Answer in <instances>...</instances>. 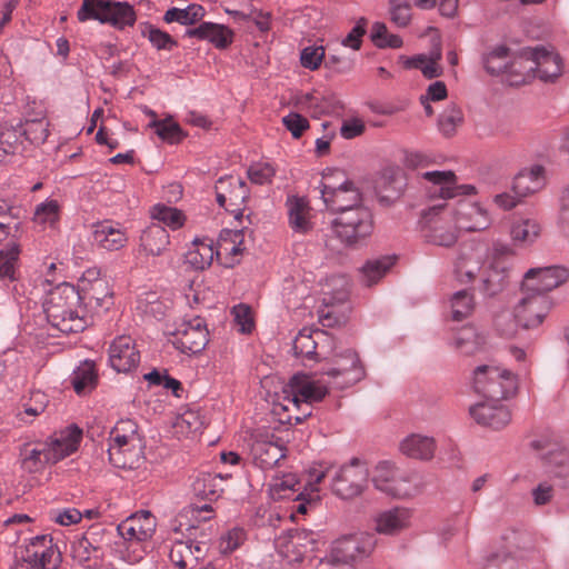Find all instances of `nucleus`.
<instances>
[{
  "label": "nucleus",
  "instance_id": "ea45409f",
  "mask_svg": "<svg viewBox=\"0 0 569 569\" xmlns=\"http://www.w3.org/2000/svg\"><path fill=\"white\" fill-rule=\"evenodd\" d=\"M213 260V248L199 239H194L192 248L184 254V262L196 270H203L211 264Z\"/></svg>",
  "mask_w": 569,
  "mask_h": 569
},
{
  "label": "nucleus",
  "instance_id": "f257e3e1",
  "mask_svg": "<svg viewBox=\"0 0 569 569\" xmlns=\"http://www.w3.org/2000/svg\"><path fill=\"white\" fill-rule=\"evenodd\" d=\"M79 308V291L69 283L56 287L43 302V311L49 323L62 333H77L87 328L86 315L80 313Z\"/></svg>",
  "mask_w": 569,
  "mask_h": 569
},
{
  "label": "nucleus",
  "instance_id": "3c124183",
  "mask_svg": "<svg viewBox=\"0 0 569 569\" xmlns=\"http://www.w3.org/2000/svg\"><path fill=\"white\" fill-rule=\"evenodd\" d=\"M172 427L177 435L188 437L189 435L196 433L202 429L203 419L198 411L186 410L176 418Z\"/></svg>",
  "mask_w": 569,
  "mask_h": 569
},
{
  "label": "nucleus",
  "instance_id": "7ed1b4c3",
  "mask_svg": "<svg viewBox=\"0 0 569 569\" xmlns=\"http://www.w3.org/2000/svg\"><path fill=\"white\" fill-rule=\"evenodd\" d=\"M77 17L82 22L93 19L119 29L136 22V12L131 4L110 0H83Z\"/></svg>",
  "mask_w": 569,
  "mask_h": 569
},
{
  "label": "nucleus",
  "instance_id": "8fccbe9b",
  "mask_svg": "<svg viewBox=\"0 0 569 569\" xmlns=\"http://www.w3.org/2000/svg\"><path fill=\"white\" fill-rule=\"evenodd\" d=\"M540 226L536 220L522 219L512 224L511 238L521 244L532 243L540 234Z\"/></svg>",
  "mask_w": 569,
  "mask_h": 569
},
{
  "label": "nucleus",
  "instance_id": "f704fd0d",
  "mask_svg": "<svg viewBox=\"0 0 569 569\" xmlns=\"http://www.w3.org/2000/svg\"><path fill=\"white\" fill-rule=\"evenodd\" d=\"M109 461L117 468L136 469L143 461L141 442L121 446L116 450H108Z\"/></svg>",
  "mask_w": 569,
  "mask_h": 569
},
{
  "label": "nucleus",
  "instance_id": "f8f14e48",
  "mask_svg": "<svg viewBox=\"0 0 569 569\" xmlns=\"http://www.w3.org/2000/svg\"><path fill=\"white\" fill-rule=\"evenodd\" d=\"M569 278L567 269L559 266L532 268L523 277L521 291L530 295H547Z\"/></svg>",
  "mask_w": 569,
  "mask_h": 569
},
{
  "label": "nucleus",
  "instance_id": "774afa93",
  "mask_svg": "<svg viewBox=\"0 0 569 569\" xmlns=\"http://www.w3.org/2000/svg\"><path fill=\"white\" fill-rule=\"evenodd\" d=\"M59 218V204L56 200H49L37 206L33 220L41 224H53Z\"/></svg>",
  "mask_w": 569,
  "mask_h": 569
},
{
  "label": "nucleus",
  "instance_id": "f03ea898",
  "mask_svg": "<svg viewBox=\"0 0 569 569\" xmlns=\"http://www.w3.org/2000/svg\"><path fill=\"white\" fill-rule=\"evenodd\" d=\"M473 389L491 401H501L516 395L517 377L496 366H479L473 371Z\"/></svg>",
  "mask_w": 569,
  "mask_h": 569
},
{
  "label": "nucleus",
  "instance_id": "5701e85b",
  "mask_svg": "<svg viewBox=\"0 0 569 569\" xmlns=\"http://www.w3.org/2000/svg\"><path fill=\"white\" fill-rule=\"evenodd\" d=\"M77 290L80 295V305H84L83 308L81 307L82 312L87 308H90L91 310H97L99 308L107 310L109 308L112 293L109 290L107 281L102 279H96L92 282L81 280L79 289Z\"/></svg>",
  "mask_w": 569,
  "mask_h": 569
},
{
  "label": "nucleus",
  "instance_id": "e433bc0d",
  "mask_svg": "<svg viewBox=\"0 0 569 569\" xmlns=\"http://www.w3.org/2000/svg\"><path fill=\"white\" fill-rule=\"evenodd\" d=\"M99 548L93 545L86 533L81 538L72 542L71 555L74 561L84 568H96L99 560Z\"/></svg>",
  "mask_w": 569,
  "mask_h": 569
},
{
  "label": "nucleus",
  "instance_id": "4468645a",
  "mask_svg": "<svg viewBox=\"0 0 569 569\" xmlns=\"http://www.w3.org/2000/svg\"><path fill=\"white\" fill-rule=\"evenodd\" d=\"M551 308L547 295L522 292V298L515 307V319L525 329L536 328L542 323Z\"/></svg>",
  "mask_w": 569,
  "mask_h": 569
},
{
  "label": "nucleus",
  "instance_id": "4be33fe9",
  "mask_svg": "<svg viewBox=\"0 0 569 569\" xmlns=\"http://www.w3.org/2000/svg\"><path fill=\"white\" fill-rule=\"evenodd\" d=\"M500 401L479 402L470 408V415L477 423L493 429L507 426L511 420L510 411Z\"/></svg>",
  "mask_w": 569,
  "mask_h": 569
},
{
  "label": "nucleus",
  "instance_id": "0e129e2a",
  "mask_svg": "<svg viewBox=\"0 0 569 569\" xmlns=\"http://www.w3.org/2000/svg\"><path fill=\"white\" fill-rule=\"evenodd\" d=\"M20 456L21 466L28 472H37L47 463L44 461V448L30 449L29 445H24Z\"/></svg>",
  "mask_w": 569,
  "mask_h": 569
},
{
  "label": "nucleus",
  "instance_id": "473e14b6",
  "mask_svg": "<svg viewBox=\"0 0 569 569\" xmlns=\"http://www.w3.org/2000/svg\"><path fill=\"white\" fill-rule=\"evenodd\" d=\"M399 449L409 458L430 460L435 456L436 442L431 437L413 433L400 442Z\"/></svg>",
  "mask_w": 569,
  "mask_h": 569
},
{
  "label": "nucleus",
  "instance_id": "f3484780",
  "mask_svg": "<svg viewBox=\"0 0 569 569\" xmlns=\"http://www.w3.org/2000/svg\"><path fill=\"white\" fill-rule=\"evenodd\" d=\"M81 439L82 430L76 425H70L44 445V461L53 465L70 456L78 449Z\"/></svg>",
  "mask_w": 569,
  "mask_h": 569
},
{
  "label": "nucleus",
  "instance_id": "9d476101",
  "mask_svg": "<svg viewBox=\"0 0 569 569\" xmlns=\"http://www.w3.org/2000/svg\"><path fill=\"white\" fill-rule=\"evenodd\" d=\"M214 191L218 204L234 213V218L240 220L243 216L241 206L250 194L247 183L240 178L227 176L216 182Z\"/></svg>",
  "mask_w": 569,
  "mask_h": 569
},
{
  "label": "nucleus",
  "instance_id": "a18cd8bd",
  "mask_svg": "<svg viewBox=\"0 0 569 569\" xmlns=\"http://www.w3.org/2000/svg\"><path fill=\"white\" fill-rule=\"evenodd\" d=\"M246 231V227L237 230H222L218 239L219 250L231 257L241 254L246 249L243 247Z\"/></svg>",
  "mask_w": 569,
  "mask_h": 569
},
{
  "label": "nucleus",
  "instance_id": "58836bf2",
  "mask_svg": "<svg viewBox=\"0 0 569 569\" xmlns=\"http://www.w3.org/2000/svg\"><path fill=\"white\" fill-rule=\"evenodd\" d=\"M395 256H383L368 260L360 269L362 282L370 287L377 283L395 264Z\"/></svg>",
  "mask_w": 569,
  "mask_h": 569
},
{
  "label": "nucleus",
  "instance_id": "09e8293b",
  "mask_svg": "<svg viewBox=\"0 0 569 569\" xmlns=\"http://www.w3.org/2000/svg\"><path fill=\"white\" fill-rule=\"evenodd\" d=\"M485 345V337L473 327L462 328L455 339V346L465 355H473Z\"/></svg>",
  "mask_w": 569,
  "mask_h": 569
},
{
  "label": "nucleus",
  "instance_id": "dca6fc26",
  "mask_svg": "<svg viewBox=\"0 0 569 569\" xmlns=\"http://www.w3.org/2000/svg\"><path fill=\"white\" fill-rule=\"evenodd\" d=\"M209 332L202 319L184 322L173 335L172 345L182 353H199L209 341Z\"/></svg>",
  "mask_w": 569,
  "mask_h": 569
},
{
  "label": "nucleus",
  "instance_id": "5fc2aeb1",
  "mask_svg": "<svg viewBox=\"0 0 569 569\" xmlns=\"http://www.w3.org/2000/svg\"><path fill=\"white\" fill-rule=\"evenodd\" d=\"M475 308L473 296L468 290L457 291L451 298L452 319L461 321L469 317Z\"/></svg>",
  "mask_w": 569,
  "mask_h": 569
},
{
  "label": "nucleus",
  "instance_id": "a19ab883",
  "mask_svg": "<svg viewBox=\"0 0 569 569\" xmlns=\"http://www.w3.org/2000/svg\"><path fill=\"white\" fill-rule=\"evenodd\" d=\"M426 238L433 244L451 247L458 240L457 228L451 227L448 222L437 220L429 224Z\"/></svg>",
  "mask_w": 569,
  "mask_h": 569
},
{
  "label": "nucleus",
  "instance_id": "338daca9",
  "mask_svg": "<svg viewBox=\"0 0 569 569\" xmlns=\"http://www.w3.org/2000/svg\"><path fill=\"white\" fill-rule=\"evenodd\" d=\"M59 557V552H57L52 545L42 548V550L36 549L29 556L33 562H38L41 569H57Z\"/></svg>",
  "mask_w": 569,
  "mask_h": 569
},
{
  "label": "nucleus",
  "instance_id": "49530a36",
  "mask_svg": "<svg viewBox=\"0 0 569 569\" xmlns=\"http://www.w3.org/2000/svg\"><path fill=\"white\" fill-rule=\"evenodd\" d=\"M0 249V278L14 280L16 264L20 254L19 241H6Z\"/></svg>",
  "mask_w": 569,
  "mask_h": 569
},
{
  "label": "nucleus",
  "instance_id": "423d86ee",
  "mask_svg": "<svg viewBox=\"0 0 569 569\" xmlns=\"http://www.w3.org/2000/svg\"><path fill=\"white\" fill-rule=\"evenodd\" d=\"M328 395V387L322 385L319 380H313L310 376L305 373L293 375L289 382L282 389L284 410L290 409V405L300 409L302 405L311 406L315 402H320Z\"/></svg>",
  "mask_w": 569,
  "mask_h": 569
},
{
  "label": "nucleus",
  "instance_id": "603ef678",
  "mask_svg": "<svg viewBox=\"0 0 569 569\" xmlns=\"http://www.w3.org/2000/svg\"><path fill=\"white\" fill-rule=\"evenodd\" d=\"M388 12L390 21L398 28H407L412 20L410 0H389Z\"/></svg>",
  "mask_w": 569,
  "mask_h": 569
},
{
  "label": "nucleus",
  "instance_id": "b1692460",
  "mask_svg": "<svg viewBox=\"0 0 569 569\" xmlns=\"http://www.w3.org/2000/svg\"><path fill=\"white\" fill-rule=\"evenodd\" d=\"M406 187L405 178L400 170L386 169L376 184L378 200L383 206H390L403 193Z\"/></svg>",
  "mask_w": 569,
  "mask_h": 569
},
{
  "label": "nucleus",
  "instance_id": "052dcab7",
  "mask_svg": "<svg viewBox=\"0 0 569 569\" xmlns=\"http://www.w3.org/2000/svg\"><path fill=\"white\" fill-rule=\"evenodd\" d=\"M23 234L22 213L19 218L10 216L0 217V243L6 241H19Z\"/></svg>",
  "mask_w": 569,
  "mask_h": 569
},
{
  "label": "nucleus",
  "instance_id": "2eb2a0df",
  "mask_svg": "<svg viewBox=\"0 0 569 569\" xmlns=\"http://www.w3.org/2000/svg\"><path fill=\"white\" fill-rule=\"evenodd\" d=\"M336 365V367L323 372L325 375L333 378V385L336 388H348L362 380L366 376L365 368L361 365L358 353L351 349L339 355Z\"/></svg>",
  "mask_w": 569,
  "mask_h": 569
},
{
  "label": "nucleus",
  "instance_id": "1a4fd4ad",
  "mask_svg": "<svg viewBox=\"0 0 569 569\" xmlns=\"http://www.w3.org/2000/svg\"><path fill=\"white\" fill-rule=\"evenodd\" d=\"M377 540L373 535L359 533L345 536L337 539L328 556L329 561L353 562L371 555L376 548Z\"/></svg>",
  "mask_w": 569,
  "mask_h": 569
},
{
  "label": "nucleus",
  "instance_id": "412c9836",
  "mask_svg": "<svg viewBox=\"0 0 569 569\" xmlns=\"http://www.w3.org/2000/svg\"><path fill=\"white\" fill-rule=\"evenodd\" d=\"M423 179L432 183V196H438L442 199H451L458 194H472L475 187L471 184L457 186L456 174L448 171H428L422 174Z\"/></svg>",
  "mask_w": 569,
  "mask_h": 569
},
{
  "label": "nucleus",
  "instance_id": "393cba45",
  "mask_svg": "<svg viewBox=\"0 0 569 569\" xmlns=\"http://www.w3.org/2000/svg\"><path fill=\"white\" fill-rule=\"evenodd\" d=\"M535 66L531 49H525L519 53H515L505 73L506 81L510 86L528 83L536 78Z\"/></svg>",
  "mask_w": 569,
  "mask_h": 569
},
{
  "label": "nucleus",
  "instance_id": "de8ad7c7",
  "mask_svg": "<svg viewBox=\"0 0 569 569\" xmlns=\"http://www.w3.org/2000/svg\"><path fill=\"white\" fill-rule=\"evenodd\" d=\"M97 379L93 362L86 361L73 371L71 383L78 395H84L96 387Z\"/></svg>",
  "mask_w": 569,
  "mask_h": 569
},
{
  "label": "nucleus",
  "instance_id": "9b49d317",
  "mask_svg": "<svg viewBox=\"0 0 569 569\" xmlns=\"http://www.w3.org/2000/svg\"><path fill=\"white\" fill-rule=\"evenodd\" d=\"M320 192L327 208L338 216L353 208L363 207L362 193L352 181H345L338 187L322 182Z\"/></svg>",
  "mask_w": 569,
  "mask_h": 569
},
{
  "label": "nucleus",
  "instance_id": "c9c22d12",
  "mask_svg": "<svg viewBox=\"0 0 569 569\" xmlns=\"http://www.w3.org/2000/svg\"><path fill=\"white\" fill-rule=\"evenodd\" d=\"M289 223L296 232L306 233L311 229L309 221V206L305 198L289 197L287 200Z\"/></svg>",
  "mask_w": 569,
  "mask_h": 569
},
{
  "label": "nucleus",
  "instance_id": "6e6d98bb",
  "mask_svg": "<svg viewBox=\"0 0 569 569\" xmlns=\"http://www.w3.org/2000/svg\"><path fill=\"white\" fill-rule=\"evenodd\" d=\"M149 127L156 129V133L169 143H178L184 138L180 126L171 119L153 120Z\"/></svg>",
  "mask_w": 569,
  "mask_h": 569
},
{
  "label": "nucleus",
  "instance_id": "6ab92c4d",
  "mask_svg": "<svg viewBox=\"0 0 569 569\" xmlns=\"http://www.w3.org/2000/svg\"><path fill=\"white\" fill-rule=\"evenodd\" d=\"M109 362L117 372H129L140 362V353L129 336L116 338L109 348Z\"/></svg>",
  "mask_w": 569,
  "mask_h": 569
},
{
  "label": "nucleus",
  "instance_id": "13d9d810",
  "mask_svg": "<svg viewBox=\"0 0 569 569\" xmlns=\"http://www.w3.org/2000/svg\"><path fill=\"white\" fill-rule=\"evenodd\" d=\"M141 33L158 50H171L177 46V41L168 32H164L152 24H143Z\"/></svg>",
  "mask_w": 569,
  "mask_h": 569
},
{
  "label": "nucleus",
  "instance_id": "bf43d9fd",
  "mask_svg": "<svg viewBox=\"0 0 569 569\" xmlns=\"http://www.w3.org/2000/svg\"><path fill=\"white\" fill-rule=\"evenodd\" d=\"M151 217L172 229L182 227L184 222V217L180 210L164 204L154 206L151 210Z\"/></svg>",
  "mask_w": 569,
  "mask_h": 569
},
{
  "label": "nucleus",
  "instance_id": "e2e57ef3",
  "mask_svg": "<svg viewBox=\"0 0 569 569\" xmlns=\"http://www.w3.org/2000/svg\"><path fill=\"white\" fill-rule=\"evenodd\" d=\"M194 551L192 549V542L176 541L170 549V560L179 569H186L191 562Z\"/></svg>",
  "mask_w": 569,
  "mask_h": 569
},
{
  "label": "nucleus",
  "instance_id": "aec40b11",
  "mask_svg": "<svg viewBox=\"0 0 569 569\" xmlns=\"http://www.w3.org/2000/svg\"><path fill=\"white\" fill-rule=\"evenodd\" d=\"M156 530V519L150 511H140L118 525V533L128 541H146Z\"/></svg>",
  "mask_w": 569,
  "mask_h": 569
},
{
  "label": "nucleus",
  "instance_id": "4c0bfd02",
  "mask_svg": "<svg viewBox=\"0 0 569 569\" xmlns=\"http://www.w3.org/2000/svg\"><path fill=\"white\" fill-rule=\"evenodd\" d=\"M513 52L506 46H497L482 56L485 70L491 76L505 74Z\"/></svg>",
  "mask_w": 569,
  "mask_h": 569
},
{
  "label": "nucleus",
  "instance_id": "680f3d73",
  "mask_svg": "<svg viewBox=\"0 0 569 569\" xmlns=\"http://www.w3.org/2000/svg\"><path fill=\"white\" fill-rule=\"evenodd\" d=\"M440 59L441 49L438 46L437 51L430 59H427L425 56H417L411 59L410 63L412 67L420 69L427 79H433L438 78L442 72L441 68L437 63Z\"/></svg>",
  "mask_w": 569,
  "mask_h": 569
},
{
  "label": "nucleus",
  "instance_id": "4d7b16f0",
  "mask_svg": "<svg viewBox=\"0 0 569 569\" xmlns=\"http://www.w3.org/2000/svg\"><path fill=\"white\" fill-rule=\"evenodd\" d=\"M21 133L31 143L41 144L48 137V122L44 118L27 119L22 124Z\"/></svg>",
  "mask_w": 569,
  "mask_h": 569
},
{
  "label": "nucleus",
  "instance_id": "bb28decb",
  "mask_svg": "<svg viewBox=\"0 0 569 569\" xmlns=\"http://www.w3.org/2000/svg\"><path fill=\"white\" fill-rule=\"evenodd\" d=\"M170 244L169 233L160 223H151L140 236L139 250L147 257L162 256Z\"/></svg>",
  "mask_w": 569,
  "mask_h": 569
},
{
  "label": "nucleus",
  "instance_id": "2f4dec72",
  "mask_svg": "<svg viewBox=\"0 0 569 569\" xmlns=\"http://www.w3.org/2000/svg\"><path fill=\"white\" fill-rule=\"evenodd\" d=\"M93 240L102 249L119 250L128 242L126 232L110 221H102L94 226Z\"/></svg>",
  "mask_w": 569,
  "mask_h": 569
},
{
  "label": "nucleus",
  "instance_id": "79ce46f5",
  "mask_svg": "<svg viewBox=\"0 0 569 569\" xmlns=\"http://www.w3.org/2000/svg\"><path fill=\"white\" fill-rule=\"evenodd\" d=\"M221 477L211 473H201L192 482V491L194 496L214 500L220 496L222 489L220 488Z\"/></svg>",
  "mask_w": 569,
  "mask_h": 569
},
{
  "label": "nucleus",
  "instance_id": "0eeeda50",
  "mask_svg": "<svg viewBox=\"0 0 569 569\" xmlns=\"http://www.w3.org/2000/svg\"><path fill=\"white\" fill-rule=\"evenodd\" d=\"M489 247L483 242H469L460 248L455 271L460 282L476 280L489 263Z\"/></svg>",
  "mask_w": 569,
  "mask_h": 569
},
{
  "label": "nucleus",
  "instance_id": "a878e982",
  "mask_svg": "<svg viewBox=\"0 0 569 569\" xmlns=\"http://www.w3.org/2000/svg\"><path fill=\"white\" fill-rule=\"evenodd\" d=\"M455 227L466 231H479L487 228L488 220L485 212L476 203L467 200L458 202L455 209Z\"/></svg>",
  "mask_w": 569,
  "mask_h": 569
},
{
  "label": "nucleus",
  "instance_id": "7c9ffc66",
  "mask_svg": "<svg viewBox=\"0 0 569 569\" xmlns=\"http://www.w3.org/2000/svg\"><path fill=\"white\" fill-rule=\"evenodd\" d=\"M301 108L309 110L312 116L332 113L342 108L340 100L335 93H321L313 91L305 93L298 99Z\"/></svg>",
  "mask_w": 569,
  "mask_h": 569
},
{
  "label": "nucleus",
  "instance_id": "a211bd4d",
  "mask_svg": "<svg viewBox=\"0 0 569 569\" xmlns=\"http://www.w3.org/2000/svg\"><path fill=\"white\" fill-rule=\"evenodd\" d=\"M332 338L328 332L320 329L302 328L293 340L296 356L317 360L322 350L330 347Z\"/></svg>",
  "mask_w": 569,
  "mask_h": 569
},
{
  "label": "nucleus",
  "instance_id": "72a5a7b5",
  "mask_svg": "<svg viewBox=\"0 0 569 569\" xmlns=\"http://www.w3.org/2000/svg\"><path fill=\"white\" fill-rule=\"evenodd\" d=\"M545 184L543 168L535 166L529 170L520 171L513 179L512 193L518 198H525L539 191Z\"/></svg>",
  "mask_w": 569,
  "mask_h": 569
},
{
  "label": "nucleus",
  "instance_id": "20e7f679",
  "mask_svg": "<svg viewBox=\"0 0 569 569\" xmlns=\"http://www.w3.org/2000/svg\"><path fill=\"white\" fill-rule=\"evenodd\" d=\"M373 216L366 206L345 211L332 221L337 237L348 247H356L371 236Z\"/></svg>",
  "mask_w": 569,
  "mask_h": 569
},
{
  "label": "nucleus",
  "instance_id": "cd10ccee",
  "mask_svg": "<svg viewBox=\"0 0 569 569\" xmlns=\"http://www.w3.org/2000/svg\"><path fill=\"white\" fill-rule=\"evenodd\" d=\"M186 37L208 40L216 48L226 49L233 41V31L223 24L202 22L197 28L188 29Z\"/></svg>",
  "mask_w": 569,
  "mask_h": 569
},
{
  "label": "nucleus",
  "instance_id": "864d4df0",
  "mask_svg": "<svg viewBox=\"0 0 569 569\" xmlns=\"http://www.w3.org/2000/svg\"><path fill=\"white\" fill-rule=\"evenodd\" d=\"M462 122V110L456 103H450L440 114L438 127L446 137H451Z\"/></svg>",
  "mask_w": 569,
  "mask_h": 569
},
{
  "label": "nucleus",
  "instance_id": "c756f323",
  "mask_svg": "<svg viewBox=\"0 0 569 569\" xmlns=\"http://www.w3.org/2000/svg\"><path fill=\"white\" fill-rule=\"evenodd\" d=\"M411 511L396 507L380 512L376 517V530L382 535H397L410 525Z\"/></svg>",
  "mask_w": 569,
  "mask_h": 569
},
{
  "label": "nucleus",
  "instance_id": "69168bd1",
  "mask_svg": "<svg viewBox=\"0 0 569 569\" xmlns=\"http://www.w3.org/2000/svg\"><path fill=\"white\" fill-rule=\"evenodd\" d=\"M481 569H518V561L509 552L501 550L488 555Z\"/></svg>",
  "mask_w": 569,
  "mask_h": 569
},
{
  "label": "nucleus",
  "instance_id": "c85d7f7f",
  "mask_svg": "<svg viewBox=\"0 0 569 569\" xmlns=\"http://www.w3.org/2000/svg\"><path fill=\"white\" fill-rule=\"evenodd\" d=\"M532 60L535 61V74L540 80L553 81L562 72V60L556 52L548 51L545 48L531 49Z\"/></svg>",
  "mask_w": 569,
  "mask_h": 569
},
{
  "label": "nucleus",
  "instance_id": "ddd939ff",
  "mask_svg": "<svg viewBox=\"0 0 569 569\" xmlns=\"http://www.w3.org/2000/svg\"><path fill=\"white\" fill-rule=\"evenodd\" d=\"M253 463L263 469H272L286 457V447L273 433L258 432L250 445Z\"/></svg>",
  "mask_w": 569,
  "mask_h": 569
},
{
  "label": "nucleus",
  "instance_id": "37998d69",
  "mask_svg": "<svg viewBox=\"0 0 569 569\" xmlns=\"http://www.w3.org/2000/svg\"><path fill=\"white\" fill-rule=\"evenodd\" d=\"M506 277L505 270L498 269L492 262H489L478 277L481 281V291L489 297L497 295L503 289Z\"/></svg>",
  "mask_w": 569,
  "mask_h": 569
},
{
  "label": "nucleus",
  "instance_id": "c03bdc74",
  "mask_svg": "<svg viewBox=\"0 0 569 569\" xmlns=\"http://www.w3.org/2000/svg\"><path fill=\"white\" fill-rule=\"evenodd\" d=\"M203 17V7L192 3L184 9L176 7L168 9L163 16V20L167 23L178 22L180 24L190 26L199 22Z\"/></svg>",
  "mask_w": 569,
  "mask_h": 569
},
{
  "label": "nucleus",
  "instance_id": "6e6552de",
  "mask_svg": "<svg viewBox=\"0 0 569 569\" xmlns=\"http://www.w3.org/2000/svg\"><path fill=\"white\" fill-rule=\"evenodd\" d=\"M367 481V467L358 458H352L349 465L335 471L331 487L335 495L351 499L362 492Z\"/></svg>",
  "mask_w": 569,
  "mask_h": 569
},
{
  "label": "nucleus",
  "instance_id": "39448f33",
  "mask_svg": "<svg viewBox=\"0 0 569 569\" xmlns=\"http://www.w3.org/2000/svg\"><path fill=\"white\" fill-rule=\"evenodd\" d=\"M375 487L398 498L412 497L420 491L421 478L416 472L399 473L388 461L379 462L372 478Z\"/></svg>",
  "mask_w": 569,
  "mask_h": 569
}]
</instances>
